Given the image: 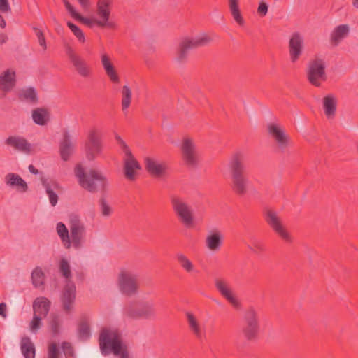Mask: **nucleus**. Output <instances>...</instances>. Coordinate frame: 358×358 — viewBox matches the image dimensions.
<instances>
[{
    "instance_id": "nucleus-4",
    "label": "nucleus",
    "mask_w": 358,
    "mask_h": 358,
    "mask_svg": "<svg viewBox=\"0 0 358 358\" xmlns=\"http://www.w3.org/2000/svg\"><path fill=\"white\" fill-rule=\"evenodd\" d=\"M123 315L131 320H152L156 317L157 310L151 301L135 300L125 305Z\"/></svg>"
},
{
    "instance_id": "nucleus-21",
    "label": "nucleus",
    "mask_w": 358,
    "mask_h": 358,
    "mask_svg": "<svg viewBox=\"0 0 358 358\" xmlns=\"http://www.w3.org/2000/svg\"><path fill=\"white\" fill-rule=\"evenodd\" d=\"M5 143L26 154L31 152V144L23 137L10 136L6 139Z\"/></svg>"
},
{
    "instance_id": "nucleus-57",
    "label": "nucleus",
    "mask_w": 358,
    "mask_h": 358,
    "mask_svg": "<svg viewBox=\"0 0 358 358\" xmlns=\"http://www.w3.org/2000/svg\"><path fill=\"white\" fill-rule=\"evenodd\" d=\"M0 10L3 13L10 11V7L8 0H0Z\"/></svg>"
},
{
    "instance_id": "nucleus-19",
    "label": "nucleus",
    "mask_w": 358,
    "mask_h": 358,
    "mask_svg": "<svg viewBox=\"0 0 358 358\" xmlns=\"http://www.w3.org/2000/svg\"><path fill=\"white\" fill-rule=\"evenodd\" d=\"M108 180L103 174L94 169H91V192H100L106 194Z\"/></svg>"
},
{
    "instance_id": "nucleus-44",
    "label": "nucleus",
    "mask_w": 358,
    "mask_h": 358,
    "mask_svg": "<svg viewBox=\"0 0 358 358\" xmlns=\"http://www.w3.org/2000/svg\"><path fill=\"white\" fill-rule=\"evenodd\" d=\"M57 231L65 248H70L71 241L69 235V231L65 224L62 222H59L57 224Z\"/></svg>"
},
{
    "instance_id": "nucleus-9",
    "label": "nucleus",
    "mask_w": 358,
    "mask_h": 358,
    "mask_svg": "<svg viewBox=\"0 0 358 358\" xmlns=\"http://www.w3.org/2000/svg\"><path fill=\"white\" fill-rule=\"evenodd\" d=\"M182 159L184 164L191 169L197 167L199 157L196 146L191 138H184L181 144Z\"/></svg>"
},
{
    "instance_id": "nucleus-23",
    "label": "nucleus",
    "mask_w": 358,
    "mask_h": 358,
    "mask_svg": "<svg viewBox=\"0 0 358 358\" xmlns=\"http://www.w3.org/2000/svg\"><path fill=\"white\" fill-rule=\"evenodd\" d=\"M350 33V27L348 24H341L337 26L331 33V44L336 47L341 41L346 38Z\"/></svg>"
},
{
    "instance_id": "nucleus-6",
    "label": "nucleus",
    "mask_w": 358,
    "mask_h": 358,
    "mask_svg": "<svg viewBox=\"0 0 358 358\" xmlns=\"http://www.w3.org/2000/svg\"><path fill=\"white\" fill-rule=\"evenodd\" d=\"M117 285L120 292L127 297L135 296L138 292V275L131 271L122 270L117 277Z\"/></svg>"
},
{
    "instance_id": "nucleus-22",
    "label": "nucleus",
    "mask_w": 358,
    "mask_h": 358,
    "mask_svg": "<svg viewBox=\"0 0 358 358\" xmlns=\"http://www.w3.org/2000/svg\"><path fill=\"white\" fill-rule=\"evenodd\" d=\"M223 242V235L218 229H214L209 232L206 238V245L211 251H218Z\"/></svg>"
},
{
    "instance_id": "nucleus-42",
    "label": "nucleus",
    "mask_w": 358,
    "mask_h": 358,
    "mask_svg": "<svg viewBox=\"0 0 358 358\" xmlns=\"http://www.w3.org/2000/svg\"><path fill=\"white\" fill-rule=\"evenodd\" d=\"M61 321L59 316L55 313H52L50 316L48 328L52 337L57 336L60 333Z\"/></svg>"
},
{
    "instance_id": "nucleus-33",
    "label": "nucleus",
    "mask_w": 358,
    "mask_h": 358,
    "mask_svg": "<svg viewBox=\"0 0 358 358\" xmlns=\"http://www.w3.org/2000/svg\"><path fill=\"white\" fill-rule=\"evenodd\" d=\"M101 62L104 69L106 70V74L110 78V80L115 83H119L120 79L117 73L106 55H102Z\"/></svg>"
},
{
    "instance_id": "nucleus-31",
    "label": "nucleus",
    "mask_w": 358,
    "mask_h": 358,
    "mask_svg": "<svg viewBox=\"0 0 358 358\" xmlns=\"http://www.w3.org/2000/svg\"><path fill=\"white\" fill-rule=\"evenodd\" d=\"M185 315L190 331L198 339H201L203 333L197 318L190 312H187Z\"/></svg>"
},
{
    "instance_id": "nucleus-56",
    "label": "nucleus",
    "mask_w": 358,
    "mask_h": 358,
    "mask_svg": "<svg viewBox=\"0 0 358 358\" xmlns=\"http://www.w3.org/2000/svg\"><path fill=\"white\" fill-rule=\"evenodd\" d=\"M116 140L117 141L118 143L121 145V148L125 155L129 154V152H131L126 143L121 138L120 136H116L115 137Z\"/></svg>"
},
{
    "instance_id": "nucleus-27",
    "label": "nucleus",
    "mask_w": 358,
    "mask_h": 358,
    "mask_svg": "<svg viewBox=\"0 0 358 358\" xmlns=\"http://www.w3.org/2000/svg\"><path fill=\"white\" fill-rule=\"evenodd\" d=\"M20 349L24 358H35L36 348L28 336H24L20 341Z\"/></svg>"
},
{
    "instance_id": "nucleus-30",
    "label": "nucleus",
    "mask_w": 358,
    "mask_h": 358,
    "mask_svg": "<svg viewBox=\"0 0 358 358\" xmlns=\"http://www.w3.org/2000/svg\"><path fill=\"white\" fill-rule=\"evenodd\" d=\"M6 182L10 186H18L21 192H25L28 190L27 182L17 174L10 173L5 177Z\"/></svg>"
},
{
    "instance_id": "nucleus-45",
    "label": "nucleus",
    "mask_w": 358,
    "mask_h": 358,
    "mask_svg": "<svg viewBox=\"0 0 358 358\" xmlns=\"http://www.w3.org/2000/svg\"><path fill=\"white\" fill-rule=\"evenodd\" d=\"M176 260L181 268L187 273H192L194 270V266L192 261L184 254L178 253L176 255Z\"/></svg>"
},
{
    "instance_id": "nucleus-64",
    "label": "nucleus",
    "mask_w": 358,
    "mask_h": 358,
    "mask_svg": "<svg viewBox=\"0 0 358 358\" xmlns=\"http://www.w3.org/2000/svg\"><path fill=\"white\" fill-rule=\"evenodd\" d=\"M237 348L240 349L241 348V345L237 343L236 344Z\"/></svg>"
},
{
    "instance_id": "nucleus-2",
    "label": "nucleus",
    "mask_w": 358,
    "mask_h": 358,
    "mask_svg": "<svg viewBox=\"0 0 358 358\" xmlns=\"http://www.w3.org/2000/svg\"><path fill=\"white\" fill-rule=\"evenodd\" d=\"M99 343L102 355L113 353L120 358H129L127 346L123 343L122 335L117 329L103 328L99 334Z\"/></svg>"
},
{
    "instance_id": "nucleus-41",
    "label": "nucleus",
    "mask_w": 358,
    "mask_h": 358,
    "mask_svg": "<svg viewBox=\"0 0 358 358\" xmlns=\"http://www.w3.org/2000/svg\"><path fill=\"white\" fill-rule=\"evenodd\" d=\"M231 13L234 20L240 25L244 24V20L241 14L238 6V0H228Z\"/></svg>"
},
{
    "instance_id": "nucleus-50",
    "label": "nucleus",
    "mask_w": 358,
    "mask_h": 358,
    "mask_svg": "<svg viewBox=\"0 0 358 358\" xmlns=\"http://www.w3.org/2000/svg\"><path fill=\"white\" fill-rule=\"evenodd\" d=\"M33 29L35 32V34L36 35V36L38 38L39 45L42 47L43 50H46L47 45H46V41H45L43 32L37 27H34Z\"/></svg>"
},
{
    "instance_id": "nucleus-37",
    "label": "nucleus",
    "mask_w": 358,
    "mask_h": 358,
    "mask_svg": "<svg viewBox=\"0 0 358 358\" xmlns=\"http://www.w3.org/2000/svg\"><path fill=\"white\" fill-rule=\"evenodd\" d=\"M62 2L64 3L67 11L73 19L90 27V17H84L80 13L76 12L74 7L69 3L68 0H62Z\"/></svg>"
},
{
    "instance_id": "nucleus-35",
    "label": "nucleus",
    "mask_w": 358,
    "mask_h": 358,
    "mask_svg": "<svg viewBox=\"0 0 358 358\" xmlns=\"http://www.w3.org/2000/svg\"><path fill=\"white\" fill-rule=\"evenodd\" d=\"M98 206L99 211L103 217H108L112 215L113 210L108 199L107 194H101L98 201Z\"/></svg>"
},
{
    "instance_id": "nucleus-49",
    "label": "nucleus",
    "mask_w": 358,
    "mask_h": 358,
    "mask_svg": "<svg viewBox=\"0 0 358 358\" xmlns=\"http://www.w3.org/2000/svg\"><path fill=\"white\" fill-rule=\"evenodd\" d=\"M67 26L80 42L83 43L85 41L84 34L77 25H76L71 22H68Z\"/></svg>"
},
{
    "instance_id": "nucleus-47",
    "label": "nucleus",
    "mask_w": 358,
    "mask_h": 358,
    "mask_svg": "<svg viewBox=\"0 0 358 358\" xmlns=\"http://www.w3.org/2000/svg\"><path fill=\"white\" fill-rule=\"evenodd\" d=\"M21 96L23 97L24 99L28 100L31 103L38 102L37 94L34 87H30L23 90Z\"/></svg>"
},
{
    "instance_id": "nucleus-8",
    "label": "nucleus",
    "mask_w": 358,
    "mask_h": 358,
    "mask_svg": "<svg viewBox=\"0 0 358 358\" xmlns=\"http://www.w3.org/2000/svg\"><path fill=\"white\" fill-rule=\"evenodd\" d=\"M264 218L269 227L282 240L287 243L292 242L291 235L282 224L276 212L271 209L266 210L264 213Z\"/></svg>"
},
{
    "instance_id": "nucleus-32",
    "label": "nucleus",
    "mask_w": 358,
    "mask_h": 358,
    "mask_svg": "<svg viewBox=\"0 0 358 358\" xmlns=\"http://www.w3.org/2000/svg\"><path fill=\"white\" fill-rule=\"evenodd\" d=\"M101 62L104 69L106 70V74L110 78V80L115 83H119L120 79L117 73L106 55H102Z\"/></svg>"
},
{
    "instance_id": "nucleus-58",
    "label": "nucleus",
    "mask_w": 358,
    "mask_h": 358,
    "mask_svg": "<svg viewBox=\"0 0 358 358\" xmlns=\"http://www.w3.org/2000/svg\"><path fill=\"white\" fill-rule=\"evenodd\" d=\"M6 309L7 306L5 303H0V315L2 316L3 318L6 317Z\"/></svg>"
},
{
    "instance_id": "nucleus-53",
    "label": "nucleus",
    "mask_w": 358,
    "mask_h": 358,
    "mask_svg": "<svg viewBox=\"0 0 358 358\" xmlns=\"http://www.w3.org/2000/svg\"><path fill=\"white\" fill-rule=\"evenodd\" d=\"M59 349L55 343H51L48 346V358H59Z\"/></svg>"
},
{
    "instance_id": "nucleus-16",
    "label": "nucleus",
    "mask_w": 358,
    "mask_h": 358,
    "mask_svg": "<svg viewBox=\"0 0 358 358\" xmlns=\"http://www.w3.org/2000/svg\"><path fill=\"white\" fill-rule=\"evenodd\" d=\"M303 50V38L302 36L298 33H294L289 41V53L290 60L295 63L300 58Z\"/></svg>"
},
{
    "instance_id": "nucleus-29",
    "label": "nucleus",
    "mask_w": 358,
    "mask_h": 358,
    "mask_svg": "<svg viewBox=\"0 0 358 358\" xmlns=\"http://www.w3.org/2000/svg\"><path fill=\"white\" fill-rule=\"evenodd\" d=\"M70 230L73 244L75 247H78L80 244L82 234L83 232L84 229L80 224L79 221L78 220H73L71 221Z\"/></svg>"
},
{
    "instance_id": "nucleus-43",
    "label": "nucleus",
    "mask_w": 358,
    "mask_h": 358,
    "mask_svg": "<svg viewBox=\"0 0 358 358\" xmlns=\"http://www.w3.org/2000/svg\"><path fill=\"white\" fill-rule=\"evenodd\" d=\"M122 94V110L123 112L127 110L131 103L132 92L130 87L127 85H124L121 91Z\"/></svg>"
},
{
    "instance_id": "nucleus-10",
    "label": "nucleus",
    "mask_w": 358,
    "mask_h": 358,
    "mask_svg": "<svg viewBox=\"0 0 358 358\" xmlns=\"http://www.w3.org/2000/svg\"><path fill=\"white\" fill-rule=\"evenodd\" d=\"M110 0L98 1L96 13L99 19H92L91 17V26L95 24L99 27H107L110 29L115 27V24L108 21L110 14Z\"/></svg>"
},
{
    "instance_id": "nucleus-12",
    "label": "nucleus",
    "mask_w": 358,
    "mask_h": 358,
    "mask_svg": "<svg viewBox=\"0 0 358 358\" xmlns=\"http://www.w3.org/2000/svg\"><path fill=\"white\" fill-rule=\"evenodd\" d=\"M267 131L269 136L275 141L278 148L281 151H284L289 145V136L285 134L282 127L279 124L274 123L268 124Z\"/></svg>"
},
{
    "instance_id": "nucleus-60",
    "label": "nucleus",
    "mask_w": 358,
    "mask_h": 358,
    "mask_svg": "<svg viewBox=\"0 0 358 358\" xmlns=\"http://www.w3.org/2000/svg\"><path fill=\"white\" fill-rule=\"evenodd\" d=\"M28 169H29V171L31 173H33V174H34V175H36V174H38V170L37 169H36V168L34 166V165H32V164H30V165L29 166Z\"/></svg>"
},
{
    "instance_id": "nucleus-62",
    "label": "nucleus",
    "mask_w": 358,
    "mask_h": 358,
    "mask_svg": "<svg viewBox=\"0 0 358 358\" xmlns=\"http://www.w3.org/2000/svg\"><path fill=\"white\" fill-rule=\"evenodd\" d=\"M83 8H86L88 5V0H78Z\"/></svg>"
},
{
    "instance_id": "nucleus-40",
    "label": "nucleus",
    "mask_w": 358,
    "mask_h": 358,
    "mask_svg": "<svg viewBox=\"0 0 358 358\" xmlns=\"http://www.w3.org/2000/svg\"><path fill=\"white\" fill-rule=\"evenodd\" d=\"M31 282L34 287L43 289L45 274L40 267L35 268L31 273Z\"/></svg>"
},
{
    "instance_id": "nucleus-59",
    "label": "nucleus",
    "mask_w": 358,
    "mask_h": 358,
    "mask_svg": "<svg viewBox=\"0 0 358 358\" xmlns=\"http://www.w3.org/2000/svg\"><path fill=\"white\" fill-rule=\"evenodd\" d=\"M8 40V36L6 34L1 33L0 34V44L5 43Z\"/></svg>"
},
{
    "instance_id": "nucleus-39",
    "label": "nucleus",
    "mask_w": 358,
    "mask_h": 358,
    "mask_svg": "<svg viewBox=\"0 0 358 358\" xmlns=\"http://www.w3.org/2000/svg\"><path fill=\"white\" fill-rule=\"evenodd\" d=\"M78 336L80 340H87L90 337V324L86 317L80 320L78 324Z\"/></svg>"
},
{
    "instance_id": "nucleus-48",
    "label": "nucleus",
    "mask_w": 358,
    "mask_h": 358,
    "mask_svg": "<svg viewBox=\"0 0 358 358\" xmlns=\"http://www.w3.org/2000/svg\"><path fill=\"white\" fill-rule=\"evenodd\" d=\"M59 271L62 275L69 280L71 278L70 265L66 259L62 258L59 262Z\"/></svg>"
},
{
    "instance_id": "nucleus-51",
    "label": "nucleus",
    "mask_w": 358,
    "mask_h": 358,
    "mask_svg": "<svg viewBox=\"0 0 358 358\" xmlns=\"http://www.w3.org/2000/svg\"><path fill=\"white\" fill-rule=\"evenodd\" d=\"M46 193L48 195L50 202L52 206H56L58 201L57 194L51 189L50 185L47 184L45 185Z\"/></svg>"
},
{
    "instance_id": "nucleus-55",
    "label": "nucleus",
    "mask_w": 358,
    "mask_h": 358,
    "mask_svg": "<svg viewBox=\"0 0 358 358\" xmlns=\"http://www.w3.org/2000/svg\"><path fill=\"white\" fill-rule=\"evenodd\" d=\"M268 5L264 2L262 1L259 3V5L257 8V13L261 17H264L267 14L268 12Z\"/></svg>"
},
{
    "instance_id": "nucleus-11",
    "label": "nucleus",
    "mask_w": 358,
    "mask_h": 358,
    "mask_svg": "<svg viewBox=\"0 0 358 358\" xmlns=\"http://www.w3.org/2000/svg\"><path fill=\"white\" fill-rule=\"evenodd\" d=\"M308 80L314 86H320V80H326L325 64L322 59L311 61L308 69Z\"/></svg>"
},
{
    "instance_id": "nucleus-7",
    "label": "nucleus",
    "mask_w": 358,
    "mask_h": 358,
    "mask_svg": "<svg viewBox=\"0 0 358 358\" xmlns=\"http://www.w3.org/2000/svg\"><path fill=\"white\" fill-rule=\"evenodd\" d=\"M210 41V37L206 34L194 38H183L179 43L178 48L177 61L179 62H185L190 50L206 45Z\"/></svg>"
},
{
    "instance_id": "nucleus-1",
    "label": "nucleus",
    "mask_w": 358,
    "mask_h": 358,
    "mask_svg": "<svg viewBox=\"0 0 358 358\" xmlns=\"http://www.w3.org/2000/svg\"><path fill=\"white\" fill-rule=\"evenodd\" d=\"M244 161V154L236 152L231 155L228 164L231 191L240 197L244 196L249 190L250 181Z\"/></svg>"
},
{
    "instance_id": "nucleus-28",
    "label": "nucleus",
    "mask_w": 358,
    "mask_h": 358,
    "mask_svg": "<svg viewBox=\"0 0 358 358\" xmlns=\"http://www.w3.org/2000/svg\"><path fill=\"white\" fill-rule=\"evenodd\" d=\"M336 99L333 94H328L323 98V108L327 117L335 116L336 110Z\"/></svg>"
},
{
    "instance_id": "nucleus-15",
    "label": "nucleus",
    "mask_w": 358,
    "mask_h": 358,
    "mask_svg": "<svg viewBox=\"0 0 358 358\" xmlns=\"http://www.w3.org/2000/svg\"><path fill=\"white\" fill-rule=\"evenodd\" d=\"M145 170L155 178H161L166 174L169 169L165 162H159L152 157H146L144 159Z\"/></svg>"
},
{
    "instance_id": "nucleus-52",
    "label": "nucleus",
    "mask_w": 358,
    "mask_h": 358,
    "mask_svg": "<svg viewBox=\"0 0 358 358\" xmlns=\"http://www.w3.org/2000/svg\"><path fill=\"white\" fill-rule=\"evenodd\" d=\"M43 318H45V317H42V316H38L36 314H34L33 319L30 323V328H31V331H36V330H38L40 328L41 322Z\"/></svg>"
},
{
    "instance_id": "nucleus-46",
    "label": "nucleus",
    "mask_w": 358,
    "mask_h": 358,
    "mask_svg": "<svg viewBox=\"0 0 358 358\" xmlns=\"http://www.w3.org/2000/svg\"><path fill=\"white\" fill-rule=\"evenodd\" d=\"M75 175L78 178L79 184L85 189H90V179L87 177L84 168L77 164L75 168Z\"/></svg>"
},
{
    "instance_id": "nucleus-17",
    "label": "nucleus",
    "mask_w": 358,
    "mask_h": 358,
    "mask_svg": "<svg viewBox=\"0 0 358 358\" xmlns=\"http://www.w3.org/2000/svg\"><path fill=\"white\" fill-rule=\"evenodd\" d=\"M215 287L219 293L225 298L233 306L238 307L240 303L234 295L228 281L221 278L215 279Z\"/></svg>"
},
{
    "instance_id": "nucleus-25",
    "label": "nucleus",
    "mask_w": 358,
    "mask_h": 358,
    "mask_svg": "<svg viewBox=\"0 0 358 358\" xmlns=\"http://www.w3.org/2000/svg\"><path fill=\"white\" fill-rule=\"evenodd\" d=\"M50 309V301L46 297H38L33 302L34 314L45 317Z\"/></svg>"
},
{
    "instance_id": "nucleus-36",
    "label": "nucleus",
    "mask_w": 358,
    "mask_h": 358,
    "mask_svg": "<svg viewBox=\"0 0 358 358\" xmlns=\"http://www.w3.org/2000/svg\"><path fill=\"white\" fill-rule=\"evenodd\" d=\"M248 248L255 255H261L266 251V246L264 241L254 237L250 239Z\"/></svg>"
},
{
    "instance_id": "nucleus-54",
    "label": "nucleus",
    "mask_w": 358,
    "mask_h": 358,
    "mask_svg": "<svg viewBox=\"0 0 358 358\" xmlns=\"http://www.w3.org/2000/svg\"><path fill=\"white\" fill-rule=\"evenodd\" d=\"M62 348L64 352V354L66 357H71L73 356L74 352L73 348L71 345V344L69 342H63L62 343Z\"/></svg>"
},
{
    "instance_id": "nucleus-3",
    "label": "nucleus",
    "mask_w": 358,
    "mask_h": 358,
    "mask_svg": "<svg viewBox=\"0 0 358 358\" xmlns=\"http://www.w3.org/2000/svg\"><path fill=\"white\" fill-rule=\"evenodd\" d=\"M260 331L259 313L253 307H250L243 313L240 329L241 335L245 342H254L259 338Z\"/></svg>"
},
{
    "instance_id": "nucleus-20",
    "label": "nucleus",
    "mask_w": 358,
    "mask_h": 358,
    "mask_svg": "<svg viewBox=\"0 0 358 358\" xmlns=\"http://www.w3.org/2000/svg\"><path fill=\"white\" fill-rule=\"evenodd\" d=\"M125 155L127 157L124 161V174L126 179L134 181L136 179V170H140L141 167L131 152Z\"/></svg>"
},
{
    "instance_id": "nucleus-63",
    "label": "nucleus",
    "mask_w": 358,
    "mask_h": 358,
    "mask_svg": "<svg viewBox=\"0 0 358 358\" xmlns=\"http://www.w3.org/2000/svg\"><path fill=\"white\" fill-rule=\"evenodd\" d=\"M352 5L355 8H358V0H353Z\"/></svg>"
},
{
    "instance_id": "nucleus-34",
    "label": "nucleus",
    "mask_w": 358,
    "mask_h": 358,
    "mask_svg": "<svg viewBox=\"0 0 358 358\" xmlns=\"http://www.w3.org/2000/svg\"><path fill=\"white\" fill-rule=\"evenodd\" d=\"M34 122L38 125H45L49 120V113L46 108H37L32 111Z\"/></svg>"
},
{
    "instance_id": "nucleus-26",
    "label": "nucleus",
    "mask_w": 358,
    "mask_h": 358,
    "mask_svg": "<svg viewBox=\"0 0 358 358\" xmlns=\"http://www.w3.org/2000/svg\"><path fill=\"white\" fill-rule=\"evenodd\" d=\"M73 145L71 140V136L68 131L64 133L63 139L59 145V153L61 158L66 162L69 159L73 152Z\"/></svg>"
},
{
    "instance_id": "nucleus-13",
    "label": "nucleus",
    "mask_w": 358,
    "mask_h": 358,
    "mask_svg": "<svg viewBox=\"0 0 358 358\" xmlns=\"http://www.w3.org/2000/svg\"><path fill=\"white\" fill-rule=\"evenodd\" d=\"M64 47L66 54L76 71L82 77H88L90 75V69L86 61L78 55L68 43L65 44Z\"/></svg>"
},
{
    "instance_id": "nucleus-61",
    "label": "nucleus",
    "mask_w": 358,
    "mask_h": 358,
    "mask_svg": "<svg viewBox=\"0 0 358 358\" xmlns=\"http://www.w3.org/2000/svg\"><path fill=\"white\" fill-rule=\"evenodd\" d=\"M6 26V21L3 18V17L0 14V27L1 28H5Z\"/></svg>"
},
{
    "instance_id": "nucleus-18",
    "label": "nucleus",
    "mask_w": 358,
    "mask_h": 358,
    "mask_svg": "<svg viewBox=\"0 0 358 358\" xmlns=\"http://www.w3.org/2000/svg\"><path fill=\"white\" fill-rule=\"evenodd\" d=\"M76 299V286L73 282L67 281L63 288L61 301L64 310L69 313L72 309Z\"/></svg>"
},
{
    "instance_id": "nucleus-38",
    "label": "nucleus",
    "mask_w": 358,
    "mask_h": 358,
    "mask_svg": "<svg viewBox=\"0 0 358 358\" xmlns=\"http://www.w3.org/2000/svg\"><path fill=\"white\" fill-rule=\"evenodd\" d=\"M62 2L64 3L67 11L73 19L90 27V17H84L80 13L76 12L74 7L69 3L68 0H62Z\"/></svg>"
},
{
    "instance_id": "nucleus-5",
    "label": "nucleus",
    "mask_w": 358,
    "mask_h": 358,
    "mask_svg": "<svg viewBox=\"0 0 358 358\" xmlns=\"http://www.w3.org/2000/svg\"><path fill=\"white\" fill-rule=\"evenodd\" d=\"M172 208L179 220L186 228L194 227V215L191 206L181 197L172 195L171 196Z\"/></svg>"
},
{
    "instance_id": "nucleus-24",
    "label": "nucleus",
    "mask_w": 358,
    "mask_h": 358,
    "mask_svg": "<svg viewBox=\"0 0 358 358\" xmlns=\"http://www.w3.org/2000/svg\"><path fill=\"white\" fill-rule=\"evenodd\" d=\"M15 72L7 69L0 76V89L5 92H10L15 85Z\"/></svg>"
},
{
    "instance_id": "nucleus-14",
    "label": "nucleus",
    "mask_w": 358,
    "mask_h": 358,
    "mask_svg": "<svg viewBox=\"0 0 358 358\" xmlns=\"http://www.w3.org/2000/svg\"><path fill=\"white\" fill-rule=\"evenodd\" d=\"M104 149L103 132L101 129L91 128V160L101 157Z\"/></svg>"
}]
</instances>
